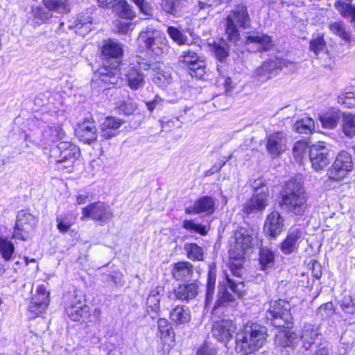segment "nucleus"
<instances>
[{
	"label": "nucleus",
	"instance_id": "obj_62",
	"mask_svg": "<svg viewBox=\"0 0 355 355\" xmlns=\"http://www.w3.org/2000/svg\"><path fill=\"white\" fill-rule=\"evenodd\" d=\"M132 1L144 15L147 16H151L153 15L152 6L146 0H132Z\"/></svg>",
	"mask_w": 355,
	"mask_h": 355
},
{
	"label": "nucleus",
	"instance_id": "obj_9",
	"mask_svg": "<svg viewBox=\"0 0 355 355\" xmlns=\"http://www.w3.org/2000/svg\"><path fill=\"white\" fill-rule=\"evenodd\" d=\"M250 24V17L247 10L243 6L237 8L230 13L227 17L225 34L227 39L236 42L240 38L238 26L244 28Z\"/></svg>",
	"mask_w": 355,
	"mask_h": 355
},
{
	"label": "nucleus",
	"instance_id": "obj_64",
	"mask_svg": "<svg viewBox=\"0 0 355 355\" xmlns=\"http://www.w3.org/2000/svg\"><path fill=\"white\" fill-rule=\"evenodd\" d=\"M196 355H217V351L214 347L205 343L198 349Z\"/></svg>",
	"mask_w": 355,
	"mask_h": 355
},
{
	"label": "nucleus",
	"instance_id": "obj_37",
	"mask_svg": "<svg viewBox=\"0 0 355 355\" xmlns=\"http://www.w3.org/2000/svg\"><path fill=\"white\" fill-rule=\"evenodd\" d=\"M275 254L268 248H261L259 250V264L261 270H265L273 266Z\"/></svg>",
	"mask_w": 355,
	"mask_h": 355
},
{
	"label": "nucleus",
	"instance_id": "obj_12",
	"mask_svg": "<svg viewBox=\"0 0 355 355\" xmlns=\"http://www.w3.org/2000/svg\"><path fill=\"white\" fill-rule=\"evenodd\" d=\"M82 213V220L85 218H91L101 225L110 222L113 218V213L110 207L100 201L91 203L83 207Z\"/></svg>",
	"mask_w": 355,
	"mask_h": 355
},
{
	"label": "nucleus",
	"instance_id": "obj_49",
	"mask_svg": "<svg viewBox=\"0 0 355 355\" xmlns=\"http://www.w3.org/2000/svg\"><path fill=\"white\" fill-rule=\"evenodd\" d=\"M92 18L90 16L84 17L83 15L78 16L75 21V28L80 34H86L91 30V24Z\"/></svg>",
	"mask_w": 355,
	"mask_h": 355
},
{
	"label": "nucleus",
	"instance_id": "obj_3",
	"mask_svg": "<svg viewBox=\"0 0 355 355\" xmlns=\"http://www.w3.org/2000/svg\"><path fill=\"white\" fill-rule=\"evenodd\" d=\"M266 328L258 324L246 325L236 336L235 349L243 355L251 354L266 343Z\"/></svg>",
	"mask_w": 355,
	"mask_h": 355
},
{
	"label": "nucleus",
	"instance_id": "obj_45",
	"mask_svg": "<svg viewBox=\"0 0 355 355\" xmlns=\"http://www.w3.org/2000/svg\"><path fill=\"white\" fill-rule=\"evenodd\" d=\"M315 128V123L311 118L306 117L297 121L294 124L295 130L301 134H309L312 132Z\"/></svg>",
	"mask_w": 355,
	"mask_h": 355
},
{
	"label": "nucleus",
	"instance_id": "obj_43",
	"mask_svg": "<svg viewBox=\"0 0 355 355\" xmlns=\"http://www.w3.org/2000/svg\"><path fill=\"white\" fill-rule=\"evenodd\" d=\"M329 28L334 34L339 36L342 40H343L346 42H350V33L346 30L345 26L343 22L335 21L330 23L329 25Z\"/></svg>",
	"mask_w": 355,
	"mask_h": 355
},
{
	"label": "nucleus",
	"instance_id": "obj_38",
	"mask_svg": "<svg viewBox=\"0 0 355 355\" xmlns=\"http://www.w3.org/2000/svg\"><path fill=\"white\" fill-rule=\"evenodd\" d=\"M164 291L162 287L157 286L153 289L146 301L148 311L157 313L159 310L160 295Z\"/></svg>",
	"mask_w": 355,
	"mask_h": 355
},
{
	"label": "nucleus",
	"instance_id": "obj_63",
	"mask_svg": "<svg viewBox=\"0 0 355 355\" xmlns=\"http://www.w3.org/2000/svg\"><path fill=\"white\" fill-rule=\"evenodd\" d=\"M120 109L126 115H130L136 111L137 105L136 103L129 99L121 105Z\"/></svg>",
	"mask_w": 355,
	"mask_h": 355
},
{
	"label": "nucleus",
	"instance_id": "obj_11",
	"mask_svg": "<svg viewBox=\"0 0 355 355\" xmlns=\"http://www.w3.org/2000/svg\"><path fill=\"white\" fill-rule=\"evenodd\" d=\"M181 67H188L191 76L202 78L205 74V62L202 57L192 50L183 51L178 57Z\"/></svg>",
	"mask_w": 355,
	"mask_h": 355
},
{
	"label": "nucleus",
	"instance_id": "obj_1",
	"mask_svg": "<svg viewBox=\"0 0 355 355\" xmlns=\"http://www.w3.org/2000/svg\"><path fill=\"white\" fill-rule=\"evenodd\" d=\"M307 200L308 196L301 181L291 179L284 186L279 205L288 214L301 217L307 213Z\"/></svg>",
	"mask_w": 355,
	"mask_h": 355
},
{
	"label": "nucleus",
	"instance_id": "obj_35",
	"mask_svg": "<svg viewBox=\"0 0 355 355\" xmlns=\"http://www.w3.org/2000/svg\"><path fill=\"white\" fill-rule=\"evenodd\" d=\"M15 250L13 243L8 237L0 235V254L5 261L12 259Z\"/></svg>",
	"mask_w": 355,
	"mask_h": 355
},
{
	"label": "nucleus",
	"instance_id": "obj_51",
	"mask_svg": "<svg viewBox=\"0 0 355 355\" xmlns=\"http://www.w3.org/2000/svg\"><path fill=\"white\" fill-rule=\"evenodd\" d=\"M222 67V66L217 65V71L218 72L219 76L217 78L216 84L218 86H223L225 92L228 94L233 89L234 85L232 79L230 77L225 76Z\"/></svg>",
	"mask_w": 355,
	"mask_h": 355
},
{
	"label": "nucleus",
	"instance_id": "obj_29",
	"mask_svg": "<svg viewBox=\"0 0 355 355\" xmlns=\"http://www.w3.org/2000/svg\"><path fill=\"white\" fill-rule=\"evenodd\" d=\"M198 293V285L196 282L180 285L174 289L176 299L189 301L195 298Z\"/></svg>",
	"mask_w": 355,
	"mask_h": 355
},
{
	"label": "nucleus",
	"instance_id": "obj_8",
	"mask_svg": "<svg viewBox=\"0 0 355 355\" xmlns=\"http://www.w3.org/2000/svg\"><path fill=\"white\" fill-rule=\"evenodd\" d=\"M266 316L276 327H284L293 323V317L290 313V304L284 300L270 302Z\"/></svg>",
	"mask_w": 355,
	"mask_h": 355
},
{
	"label": "nucleus",
	"instance_id": "obj_46",
	"mask_svg": "<svg viewBox=\"0 0 355 355\" xmlns=\"http://www.w3.org/2000/svg\"><path fill=\"white\" fill-rule=\"evenodd\" d=\"M212 50L217 60L221 62H225L230 55V46L224 41L214 44Z\"/></svg>",
	"mask_w": 355,
	"mask_h": 355
},
{
	"label": "nucleus",
	"instance_id": "obj_42",
	"mask_svg": "<svg viewBox=\"0 0 355 355\" xmlns=\"http://www.w3.org/2000/svg\"><path fill=\"white\" fill-rule=\"evenodd\" d=\"M309 148L307 141L303 140L297 141L293 148V156L295 161L302 163L306 158L307 150Z\"/></svg>",
	"mask_w": 355,
	"mask_h": 355
},
{
	"label": "nucleus",
	"instance_id": "obj_15",
	"mask_svg": "<svg viewBox=\"0 0 355 355\" xmlns=\"http://www.w3.org/2000/svg\"><path fill=\"white\" fill-rule=\"evenodd\" d=\"M110 69L104 67L101 71L95 73L91 83V87L93 89H98V87H105L107 85H117L120 82L119 77L118 67H114L113 64H108Z\"/></svg>",
	"mask_w": 355,
	"mask_h": 355
},
{
	"label": "nucleus",
	"instance_id": "obj_54",
	"mask_svg": "<svg viewBox=\"0 0 355 355\" xmlns=\"http://www.w3.org/2000/svg\"><path fill=\"white\" fill-rule=\"evenodd\" d=\"M326 49L327 45L323 35L318 34L315 37L312 38L309 42V49L315 55L324 51Z\"/></svg>",
	"mask_w": 355,
	"mask_h": 355
},
{
	"label": "nucleus",
	"instance_id": "obj_7",
	"mask_svg": "<svg viewBox=\"0 0 355 355\" xmlns=\"http://www.w3.org/2000/svg\"><path fill=\"white\" fill-rule=\"evenodd\" d=\"M299 337V349L303 353H313L317 348L327 344L326 340L320 333L319 329L311 324H305Z\"/></svg>",
	"mask_w": 355,
	"mask_h": 355
},
{
	"label": "nucleus",
	"instance_id": "obj_31",
	"mask_svg": "<svg viewBox=\"0 0 355 355\" xmlns=\"http://www.w3.org/2000/svg\"><path fill=\"white\" fill-rule=\"evenodd\" d=\"M275 343L282 347H288L295 349L299 344L298 334L291 331L280 332L275 336Z\"/></svg>",
	"mask_w": 355,
	"mask_h": 355
},
{
	"label": "nucleus",
	"instance_id": "obj_21",
	"mask_svg": "<svg viewBox=\"0 0 355 355\" xmlns=\"http://www.w3.org/2000/svg\"><path fill=\"white\" fill-rule=\"evenodd\" d=\"M245 44L254 51H268L273 46L271 37L263 33L253 32L246 37Z\"/></svg>",
	"mask_w": 355,
	"mask_h": 355
},
{
	"label": "nucleus",
	"instance_id": "obj_34",
	"mask_svg": "<svg viewBox=\"0 0 355 355\" xmlns=\"http://www.w3.org/2000/svg\"><path fill=\"white\" fill-rule=\"evenodd\" d=\"M42 3L51 12L54 11L60 14L70 12L69 0H42Z\"/></svg>",
	"mask_w": 355,
	"mask_h": 355
},
{
	"label": "nucleus",
	"instance_id": "obj_32",
	"mask_svg": "<svg viewBox=\"0 0 355 355\" xmlns=\"http://www.w3.org/2000/svg\"><path fill=\"white\" fill-rule=\"evenodd\" d=\"M170 319L176 326L188 323L191 320L190 310L184 306H177L171 311Z\"/></svg>",
	"mask_w": 355,
	"mask_h": 355
},
{
	"label": "nucleus",
	"instance_id": "obj_10",
	"mask_svg": "<svg viewBox=\"0 0 355 355\" xmlns=\"http://www.w3.org/2000/svg\"><path fill=\"white\" fill-rule=\"evenodd\" d=\"M37 219L26 210H21L17 215L16 224L12 234V238L23 241H28L37 225Z\"/></svg>",
	"mask_w": 355,
	"mask_h": 355
},
{
	"label": "nucleus",
	"instance_id": "obj_33",
	"mask_svg": "<svg viewBox=\"0 0 355 355\" xmlns=\"http://www.w3.org/2000/svg\"><path fill=\"white\" fill-rule=\"evenodd\" d=\"M125 76L128 85L131 89L137 90L144 86L145 80L144 74L135 67L128 69Z\"/></svg>",
	"mask_w": 355,
	"mask_h": 355
},
{
	"label": "nucleus",
	"instance_id": "obj_18",
	"mask_svg": "<svg viewBox=\"0 0 355 355\" xmlns=\"http://www.w3.org/2000/svg\"><path fill=\"white\" fill-rule=\"evenodd\" d=\"M101 52L103 58L107 60V64L119 67L123 50L116 40L109 39L104 41Z\"/></svg>",
	"mask_w": 355,
	"mask_h": 355
},
{
	"label": "nucleus",
	"instance_id": "obj_53",
	"mask_svg": "<svg viewBox=\"0 0 355 355\" xmlns=\"http://www.w3.org/2000/svg\"><path fill=\"white\" fill-rule=\"evenodd\" d=\"M234 301V297L225 289L220 290L218 293L217 300L213 307V311L220 306L230 305Z\"/></svg>",
	"mask_w": 355,
	"mask_h": 355
},
{
	"label": "nucleus",
	"instance_id": "obj_39",
	"mask_svg": "<svg viewBox=\"0 0 355 355\" xmlns=\"http://www.w3.org/2000/svg\"><path fill=\"white\" fill-rule=\"evenodd\" d=\"M334 6L343 17L350 19L352 22L355 23V5L353 6L342 0H337Z\"/></svg>",
	"mask_w": 355,
	"mask_h": 355
},
{
	"label": "nucleus",
	"instance_id": "obj_17",
	"mask_svg": "<svg viewBox=\"0 0 355 355\" xmlns=\"http://www.w3.org/2000/svg\"><path fill=\"white\" fill-rule=\"evenodd\" d=\"M309 159L315 171H320L329 164V150L322 142L309 148Z\"/></svg>",
	"mask_w": 355,
	"mask_h": 355
},
{
	"label": "nucleus",
	"instance_id": "obj_52",
	"mask_svg": "<svg viewBox=\"0 0 355 355\" xmlns=\"http://www.w3.org/2000/svg\"><path fill=\"white\" fill-rule=\"evenodd\" d=\"M215 284H216V275L211 271L209 272L208 277H207V290H206V298H205V306L208 307L213 299L214 295L215 290Z\"/></svg>",
	"mask_w": 355,
	"mask_h": 355
},
{
	"label": "nucleus",
	"instance_id": "obj_28",
	"mask_svg": "<svg viewBox=\"0 0 355 355\" xmlns=\"http://www.w3.org/2000/svg\"><path fill=\"white\" fill-rule=\"evenodd\" d=\"M215 201L210 196H203L196 200L194 204L187 207L185 211L188 214H200L206 212L212 214L214 211Z\"/></svg>",
	"mask_w": 355,
	"mask_h": 355
},
{
	"label": "nucleus",
	"instance_id": "obj_60",
	"mask_svg": "<svg viewBox=\"0 0 355 355\" xmlns=\"http://www.w3.org/2000/svg\"><path fill=\"white\" fill-rule=\"evenodd\" d=\"M159 331L164 337H169L173 333L168 321L165 318H159L157 321Z\"/></svg>",
	"mask_w": 355,
	"mask_h": 355
},
{
	"label": "nucleus",
	"instance_id": "obj_30",
	"mask_svg": "<svg viewBox=\"0 0 355 355\" xmlns=\"http://www.w3.org/2000/svg\"><path fill=\"white\" fill-rule=\"evenodd\" d=\"M193 266L189 261L175 263L172 269V275L178 281H182L191 277Z\"/></svg>",
	"mask_w": 355,
	"mask_h": 355
},
{
	"label": "nucleus",
	"instance_id": "obj_19",
	"mask_svg": "<svg viewBox=\"0 0 355 355\" xmlns=\"http://www.w3.org/2000/svg\"><path fill=\"white\" fill-rule=\"evenodd\" d=\"M236 329V324L232 320H221L214 323L211 333L218 341L227 344L232 339Z\"/></svg>",
	"mask_w": 355,
	"mask_h": 355
},
{
	"label": "nucleus",
	"instance_id": "obj_24",
	"mask_svg": "<svg viewBox=\"0 0 355 355\" xmlns=\"http://www.w3.org/2000/svg\"><path fill=\"white\" fill-rule=\"evenodd\" d=\"M284 220L278 211L270 213L264 223V232L271 237H276L283 230Z\"/></svg>",
	"mask_w": 355,
	"mask_h": 355
},
{
	"label": "nucleus",
	"instance_id": "obj_55",
	"mask_svg": "<svg viewBox=\"0 0 355 355\" xmlns=\"http://www.w3.org/2000/svg\"><path fill=\"white\" fill-rule=\"evenodd\" d=\"M45 134L52 142L61 141L66 137L64 131L59 125L49 128Z\"/></svg>",
	"mask_w": 355,
	"mask_h": 355
},
{
	"label": "nucleus",
	"instance_id": "obj_61",
	"mask_svg": "<svg viewBox=\"0 0 355 355\" xmlns=\"http://www.w3.org/2000/svg\"><path fill=\"white\" fill-rule=\"evenodd\" d=\"M341 309L347 314L355 313V303L352 300L351 297H345L341 303Z\"/></svg>",
	"mask_w": 355,
	"mask_h": 355
},
{
	"label": "nucleus",
	"instance_id": "obj_14",
	"mask_svg": "<svg viewBox=\"0 0 355 355\" xmlns=\"http://www.w3.org/2000/svg\"><path fill=\"white\" fill-rule=\"evenodd\" d=\"M353 169V162L350 154L342 151L336 156V159L329 171L330 179L340 181Z\"/></svg>",
	"mask_w": 355,
	"mask_h": 355
},
{
	"label": "nucleus",
	"instance_id": "obj_36",
	"mask_svg": "<svg viewBox=\"0 0 355 355\" xmlns=\"http://www.w3.org/2000/svg\"><path fill=\"white\" fill-rule=\"evenodd\" d=\"M320 121L324 128H335L340 119V114L334 110H329L319 116Z\"/></svg>",
	"mask_w": 355,
	"mask_h": 355
},
{
	"label": "nucleus",
	"instance_id": "obj_58",
	"mask_svg": "<svg viewBox=\"0 0 355 355\" xmlns=\"http://www.w3.org/2000/svg\"><path fill=\"white\" fill-rule=\"evenodd\" d=\"M182 227L187 230L200 233L201 235L207 234V230L204 226H202L200 224H196L191 220H184Z\"/></svg>",
	"mask_w": 355,
	"mask_h": 355
},
{
	"label": "nucleus",
	"instance_id": "obj_41",
	"mask_svg": "<svg viewBox=\"0 0 355 355\" xmlns=\"http://www.w3.org/2000/svg\"><path fill=\"white\" fill-rule=\"evenodd\" d=\"M31 14L33 20L37 24L44 23L52 17L51 11L46 8V7L43 8L40 6L33 7L31 10Z\"/></svg>",
	"mask_w": 355,
	"mask_h": 355
},
{
	"label": "nucleus",
	"instance_id": "obj_4",
	"mask_svg": "<svg viewBox=\"0 0 355 355\" xmlns=\"http://www.w3.org/2000/svg\"><path fill=\"white\" fill-rule=\"evenodd\" d=\"M80 155V149L76 145L68 141H61L51 150V157L55 158L59 169L71 173Z\"/></svg>",
	"mask_w": 355,
	"mask_h": 355
},
{
	"label": "nucleus",
	"instance_id": "obj_56",
	"mask_svg": "<svg viewBox=\"0 0 355 355\" xmlns=\"http://www.w3.org/2000/svg\"><path fill=\"white\" fill-rule=\"evenodd\" d=\"M55 220L57 223V228L62 234L69 232L71 227L73 225V223L67 215L58 216Z\"/></svg>",
	"mask_w": 355,
	"mask_h": 355
},
{
	"label": "nucleus",
	"instance_id": "obj_2",
	"mask_svg": "<svg viewBox=\"0 0 355 355\" xmlns=\"http://www.w3.org/2000/svg\"><path fill=\"white\" fill-rule=\"evenodd\" d=\"M253 240V234L247 230L241 229L234 233L229 254L230 269L236 277L241 276L243 260L252 248Z\"/></svg>",
	"mask_w": 355,
	"mask_h": 355
},
{
	"label": "nucleus",
	"instance_id": "obj_22",
	"mask_svg": "<svg viewBox=\"0 0 355 355\" xmlns=\"http://www.w3.org/2000/svg\"><path fill=\"white\" fill-rule=\"evenodd\" d=\"M75 133L78 139L85 144H92L97 139V130L92 121L85 120L78 123Z\"/></svg>",
	"mask_w": 355,
	"mask_h": 355
},
{
	"label": "nucleus",
	"instance_id": "obj_27",
	"mask_svg": "<svg viewBox=\"0 0 355 355\" xmlns=\"http://www.w3.org/2000/svg\"><path fill=\"white\" fill-rule=\"evenodd\" d=\"M189 4V0H162V10L175 17H180Z\"/></svg>",
	"mask_w": 355,
	"mask_h": 355
},
{
	"label": "nucleus",
	"instance_id": "obj_20",
	"mask_svg": "<svg viewBox=\"0 0 355 355\" xmlns=\"http://www.w3.org/2000/svg\"><path fill=\"white\" fill-rule=\"evenodd\" d=\"M263 191L254 193L252 198L243 205V213L250 214L261 211L266 208L268 205V188H265Z\"/></svg>",
	"mask_w": 355,
	"mask_h": 355
},
{
	"label": "nucleus",
	"instance_id": "obj_47",
	"mask_svg": "<svg viewBox=\"0 0 355 355\" xmlns=\"http://www.w3.org/2000/svg\"><path fill=\"white\" fill-rule=\"evenodd\" d=\"M343 130L345 135L352 137L355 135V115L345 114L343 119Z\"/></svg>",
	"mask_w": 355,
	"mask_h": 355
},
{
	"label": "nucleus",
	"instance_id": "obj_26",
	"mask_svg": "<svg viewBox=\"0 0 355 355\" xmlns=\"http://www.w3.org/2000/svg\"><path fill=\"white\" fill-rule=\"evenodd\" d=\"M303 232L301 230L291 228L284 241L281 244V250L284 254H291L297 250L302 241Z\"/></svg>",
	"mask_w": 355,
	"mask_h": 355
},
{
	"label": "nucleus",
	"instance_id": "obj_59",
	"mask_svg": "<svg viewBox=\"0 0 355 355\" xmlns=\"http://www.w3.org/2000/svg\"><path fill=\"white\" fill-rule=\"evenodd\" d=\"M227 284L230 288L239 297H241L245 294V285L243 282H235L227 278Z\"/></svg>",
	"mask_w": 355,
	"mask_h": 355
},
{
	"label": "nucleus",
	"instance_id": "obj_50",
	"mask_svg": "<svg viewBox=\"0 0 355 355\" xmlns=\"http://www.w3.org/2000/svg\"><path fill=\"white\" fill-rule=\"evenodd\" d=\"M167 34L178 45H184L187 43L188 38L178 28L168 26L166 30Z\"/></svg>",
	"mask_w": 355,
	"mask_h": 355
},
{
	"label": "nucleus",
	"instance_id": "obj_25",
	"mask_svg": "<svg viewBox=\"0 0 355 355\" xmlns=\"http://www.w3.org/2000/svg\"><path fill=\"white\" fill-rule=\"evenodd\" d=\"M124 123L120 119L108 116L101 125L100 137L103 139H110L119 134V128Z\"/></svg>",
	"mask_w": 355,
	"mask_h": 355
},
{
	"label": "nucleus",
	"instance_id": "obj_5",
	"mask_svg": "<svg viewBox=\"0 0 355 355\" xmlns=\"http://www.w3.org/2000/svg\"><path fill=\"white\" fill-rule=\"evenodd\" d=\"M138 42L144 43L149 53L156 56L166 55L170 49L168 40L164 33L150 27L140 33Z\"/></svg>",
	"mask_w": 355,
	"mask_h": 355
},
{
	"label": "nucleus",
	"instance_id": "obj_44",
	"mask_svg": "<svg viewBox=\"0 0 355 355\" xmlns=\"http://www.w3.org/2000/svg\"><path fill=\"white\" fill-rule=\"evenodd\" d=\"M184 249L189 259L193 261H201L203 259V250L196 243H186Z\"/></svg>",
	"mask_w": 355,
	"mask_h": 355
},
{
	"label": "nucleus",
	"instance_id": "obj_57",
	"mask_svg": "<svg viewBox=\"0 0 355 355\" xmlns=\"http://www.w3.org/2000/svg\"><path fill=\"white\" fill-rule=\"evenodd\" d=\"M338 102L347 108L355 107V93L346 92L342 94L338 97Z\"/></svg>",
	"mask_w": 355,
	"mask_h": 355
},
{
	"label": "nucleus",
	"instance_id": "obj_13",
	"mask_svg": "<svg viewBox=\"0 0 355 355\" xmlns=\"http://www.w3.org/2000/svg\"><path fill=\"white\" fill-rule=\"evenodd\" d=\"M291 64L288 61L281 59L265 62L254 70L252 74L253 78L261 83H265L276 76L284 67H287Z\"/></svg>",
	"mask_w": 355,
	"mask_h": 355
},
{
	"label": "nucleus",
	"instance_id": "obj_40",
	"mask_svg": "<svg viewBox=\"0 0 355 355\" xmlns=\"http://www.w3.org/2000/svg\"><path fill=\"white\" fill-rule=\"evenodd\" d=\"M113 11L121 18L132 19L135 17L134 12L125 0H118L113 6Z\"/></svg>",
	"mask_w": 355,
	"mask_h": 355
},
{
	"label": "nucleus",
	"instance_id": "obj_48",
	"mask_svg": "<svg viewBox=\"0 0 355 355\" xmlns=\"http://www.w3.org/2000/svg\"><path fill=\"white\" fill-rule=\"evenodd\" d=\"M156 71V73L154 75V82L158 85L164 84L168 83L171 78V73L168 69L164 65H158L157 68L153 69Z\"/></svg>",
	"mask_w": 355,
	"mask_h": 355
},
{
	"label": "nucleus",
	"instance_id": "obj_6",
	"mask_svg": "<svg viewBox=\"0 0 355 355\" xmlns=\"http://www.w3.org/2000/svg\"><path fill=\"white\" fill-rule=\"evenodd\" d=\"M65 313L73 321H81L88 318L89 307L85 304V296L80 291H75L66 296Z\"/></svg>",
	"mask_w": 355,
	"mask_h": 355
},
{
	"label": "nucleus",
	"instance_id": "obj_16",
	"mask_svg": "<svg viewBox=\"0 0 355 355\" xmlns=\"http://www.w3.org/2000/svg\"><path fill=\"white\" fill-rule=\"evenodd\" d=\"M266 150L272 158H277L287 149L286 135L282 131L270 134L266 138Z\"/></svg>",
	"mask_w": 355,
	"mask_h": 355
},
{
	"label": "nucleus",
	"instance_id": "obj_23",
	"mask_svg": "<svg viewBox=\"0 0 355 355\" xmlns=\"http://www.w3.org/2000/svg\"><path fill=\"white\" fill-rule=\"evenodd\" d=\"M49 293L44 286H40L36 295L32 298L29 305V311L35 315H40L47 308L49 302Z\"/></svg>",
	"mask_w": 355,
	"mask_h": 355
}]
</instances>
